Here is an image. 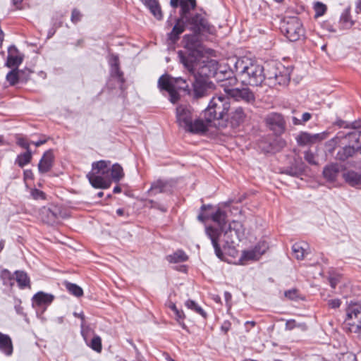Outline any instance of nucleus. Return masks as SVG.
Returning a JSON list of instances; mask_svg holds the SVG:
<instances>
[{"label":"nucleus","mask_w":361,"mask_h":361,"mask_svg":"<svg viewBox=\"0 0 361 361\" xmlns=\"http://www.w3.org/2000/svg\"><path fill=\"white\" fill-rule=\"evenodd\" d=\"M0 350L6 355L10 356L13 353V344L10 336L0 332Z\"/></svg>","instance_id":"412c9836"},{"label":"nucleus","mask_w":361,"mask_h":361,"mask_svg":"<svg viewBox=\"0 0 361 361\" xmlns=\"http://www.w3.org/2000/svg\"><path fill=\"white\" fill-rule=\"evenodd\" d=\"M24 175L25 178H30L32 176V171L30 170H26L24 172Z\"/></svg>","instance_id":"774afa93"},{"label":"nucleus","mask_w":361,"mask_h":361,"mask_svg":"<svg viewBox=\"0 0 361 361\" xmlns=\"http://www.w3.org/2000/svg\"><path fill=\"white\" fill-rule=\"evenodd\" d=\"M269 246L266 241H259L255 247L244 250L240 260L242 262V264H244L245 261L258 260L261 256L266 252Z\"/></svg>","instance_id":"ddd939ff"},{"label":"nucleus","mask_w":361,"mask_h":361,"mask_svg":"<svg viewBox=\"0 0 361 361\" xmlns=\"http://www.w3.org/2000/svg\"><path fill=\"white\" fill-rule=\"evenodd\" d=\"M192 90H190L193 99H198L209 95L214 90V84L206 78H197L192 85Z\"/></svg>","instance_id":"f8f14e48"},{"label":"nucleus","mask_w":361,"mask_h":361,"mask_svg":"<svg viewBox=\"0 0 361 361\" xmlns=\"http://www.w3.org/2000/svg\"><path fill=\"white\" fill-rule=\"evenodd\" d=\"M228 72H231V73L233 74V71H231V70H228V71H227V70H219V71H218L217 72H216V73H215V77H216V80H218V82L220 83V86H221V87H222V82H222V80H219V79L218 78V75H221V76H220V77H221V79H224V80H227V78H228V73H227Z\"/></svg>","instance_id":"37998d69"},{"label":"nucleus","mask_w":361,"mask_h":361,"mask_svg":"<svg viewBox=\"0 0 361 361\" xmlns=\"http://www.w3.org/2000/svg\"><path fill=\"white\" fill-rule=\"evenodd\" d=\"M32 159V152L30 150L19 154L16 159V163L19 166L23 167L30 162Z\"/></svg>","instance_id":"473e14b6"},{"label":"nucleus","mask_w":361,"mask_h":361,"mask_svg":"<svg viewBox=\"0 0 361 361\" xmlns=\"http://www.w3.org/2000/svg\"><path fill=\"white\" fill-rule=\"evenodd\" d=\"M307 245L305 243H296L292 247L294 257L298 259H303L307 254Z\"/></svg>","instance_id":"c85d7f7f"},{"label":"nucleus","mask_w":361,"mask_h":361,"mask_svg":"<svg viewBox=\"0 0 361 361\" xmlns=\"http://www.w3.org/2000/svg\"><path fill=\"white\" fill-rule=\"evenodd\" d=\"M278 67H271L267 73V78L274 80L279 85L286 84L289 80L288 76L286 74H283L281 71L278 73Z\"/></svg>","instance_id":"4be33fe9"},{"label":"nucleus","mask_w":361,"mask_h":361,"mask_svg":"<svg viewBox=\"0 0 361 361\" xmlns=\"http://www.w3.org/2000/svg\"><path fill=\"white\" fill-rule=\"evenodd\" d=\"M23 71H25L23 75V78H26V81L28 80L29 76L32 73V71L30 69L22 70Z\"/></svg>","instance_id":"13d9d810"},{"label":"nucleus","mask_w":361,"mask_h":361,"mask_svg":"<svg viewBox=\"0 0 361 361\" xmlns=\"http://www.w3.org/2000/svg\"><path fill=\"white\" fill-rule=\"evenodd\" d=\"M23 0H13V4L18 8H20L21 6V3Z\"/></svg>","instance_id":"338daca9"},{"label":"nucleus","mask_w":361,"mask_h":361,"mask_svg":"<svg viewBox=\"0 0 361 361\" xmlns=\"http://www.w3.org/2000/svg\"><path fill=\"white\" fill-rule=\"evenodd\" d=\"M341 301L340 299L336 298V299H331L329 300L328 305L331 308H338L341 306Z\"/></svg>","instance_id":"603ef678"},{"label":"nucleus","mask_w":361,"mask_h":361,"mask_svg":"<svg viewBox=\"0 0 361 361\" xmlns=\"http://www.w3.org/2000/svg\"><path fill=\"white\" fill-rule=\"evenodd\" d=\"M296 326L295 320H288L286 323V329L288 330H291Z\"/></svg>","instance_id":"6e6d98bb"},{"label":"nucleus","mask_w":361,"mask_h":361,"mask_svg":"<svg viewBox=\"0 0 361 361\" xmlns=\"http://www.w3.org/2000/svg\"><path fill=\"white\" fill-rule=\"evenodd\" d=\"M23 71H25L23 75V78H26V81L28 80L29 76L32 73V71L30 69L22 70Z\"/></svg>","instance_id":"bf43d9fd"},{"label":"nucleus","mask_w":361,"mask_h":361,"mask_svg":"<svg viewBox=\"0 0 361 361\" xmlns=\"http://www.w3.org/2000/svg\"><path fill=\"white\" fill-rule=\"evenodd\" d=\"M54 299L53 295L39 291L33 295L32 305L37 311L44 312L51 305Z\"/></svg>","instance_id":"2eb2a0df"},{"label":"nucleus","mask_w":361,"mask_h":361,"mask_svg":"<svg viewBox=\"0 0 361 361\" xmlns=\"http://www.w3.org/2000/svg\"><path fill=\"white\" fill-rule=\"evenodd\" d=\"M180 0H171V5L172 7L176 8L180 3Z\"/></svg>","instance_id":"69168bd1"},{"label":"nucleus","mask_w":361,"mask_h":361,"mask_svg":"<svg viewBox=\"0 0 361 361\" xmlns=\"http://www.w3.org/2000/svg\"><path fill=\"white\" fill-rule=\"evenodd\" d=\"M305 159L308 163L311 164H317V162L315 161V156L314 153L312 152L311 151L305 152Z\"/></svg>","instance_id":"49530a36"},{"label":"nucleus","mask_w":361,"mask_h":361,"mask_svg":"<svg viewBox=\"0 0 361 361\" xmlns=\"http://www.w3.org/2000/svg\"><path fill=\"white\" fill-rule=\"evenodd\" d=\"M210 218L213 221L216 223L219 227V229H218L220 232L222 231H224L225 227L226 226V213L222 211L220 209H218L214 213H213Z\"/></svg>","instance_id":"393cba45"},{"label":"nucleus","mask_w":361,"mask_h":361,"mask_svg":"<svg viewBox=\"0 0 361 361\" xmlns=\"http://www.w3.org/2000/svg\"><path fill=\"white\" fill-rule=\"evenodd\" d=\"M345 312V322L349 326V331L359 333L361 330V303H350Z\"/></svg>","instance_id":"9b49d317"},{"label":"nucleus","mask_w":361,"mask_h":361,"mask_svg":"<svg viewBox=\"0 0 361 361\" xmlns=\"http://www.w3.org/2000/svg\"><path fill=\"white\" fill-rule=\"evenodd\" d=\"M341 21L346 28H349L353 25V22L350 19V14L348 9L345 10L341 14Z\"/></svg>","instance_id":"e433bc0d"},{"label":"nucleus","mask_w":361,"mask_h":361,"mask_svg":"<svg viewBox=\"0 0 361 361\" xmlns=\"http://www.w3.org/2000/svg\"><path fill=\"white\" fill-rule=\"evenodd\" d=\"M188 26L194 34L185 35V47L191 51L200 53L201 42L199 35L203 32L213 33L214 28L200 14H195L189 19Z\"/></svg>","instance_id":"7ed1b4c3"},{"label":"nucleus","mask_w":361,"mask_h":361,"mask_svg":"<svg viewBox=\"0 0 361 361\" xmlns=\"http://www.w3.org/2000/svg\"><path fill=\"white\" fill-rule=\"evenodd\" d=\"M176 120L178 126L185 131L202 134L207 130V123L202 120H193L192 109L187 104L179 105L176 108Z\"/></svg>","instance_id":"20e7f679"},{"label":"nucleus","mask_w":361,"mask_h":361,"mask_svg":"<svg viewBox=\"0 0 361 361\" xmlns=\"http://www.w3.org/2000/svg\"><path fill=\"white\" fill-rule=\"evenodd\" d=\"M312 118V115L308 113L305 112L302 115V118L300 119L302 124L304 125L306 122L310 120Z\"/></svg>","instance_id":"5fc2aeb1"},{"label":"nucleus","mask_w":361,"mask_h":361,"mask_svg":"<svg viewBox=\"0 0 361 361\" xmlns=\"http://www.w3.org/2000/svg\"><path fill=\"white\" fill-rule=\"evenodd\" d=\"M158 87L161 90H166L169 93V99L173 104L180 99L179 90L190 93L189 85L185 80L181 78H172L169 75H163L159 78Z\"/></svg>","instance_id":"423d86ee"},{"label":"nucleus","mask_w":361,"mask_h":361,"mask_svg":"<svg viewBox=\"0 0 361 361\" xmlns=\"http://www.w3.org/2000/svg\"><path fill=\"white\" fill-rule=\"evenodd\" d=\"M327 133H322L317 134H310L308 133H302L298 137V142L300 145H308L314 143L317 140H322L326 137Z\"/></svg>","instance_id":"a211bd4d"},{"label":"nucleus","mask_w":361,"mask_h":361,"mask_svg":"<svg viewBox=\"0 0 361 361\" xmlns=\"http://www.w3.org/2000/svg\"><path fill=\"white\" fill-rule=\"evenodd\" d=\"M356 12H361V0H357L356 1Z\"/></svg>","instance_id":"e2e57ef3"},{"label":"nucleus","mask_w":361,"mask_h":361,"mask_svg":"<svg viewBox=\"0 0 361 361\" xmlns=\"http://www.w3.org/2000/svg\"><path fill=\"white\" fill-rule=\"evenodd\" d=\"M110 161L100 160L92 164V171L87 177L95 188H109L111 185Z\"/></svg>","instance_id":"39448f33"},{"label":"nucleus","mask_w":361,"mask_h":361,"mask_svg":"<svg viewBox=\"0 0 361 361\" xmlns=\"http://www.w3.org/2000/svg\"><path fill=\"white\" fill-rule=\"evenodd\" d=\"M66 288L68 291L75 297H81L83 295V290L79 286L70 282H66Z\"/></svg>","instance_id":"72a5a7b5"},{"label":"nucleus","mask_w":361,"mask_h":361,"mask_svg":"<svg viewBox=\"0 0 361 361\" xmlns=\"http://www.w3.org/2000/svg\"><path fill=\"white\" fill-rule=\"evenodd\" d=\"M73 314H74L75 317H79V318L81 319V320H82V323H81V334H82V337L84 338V339L86 340V334H85V330H84L85 316H84L82 312H80V313L74 312Z\"/></svg>","instance_id":"de8ad7c7"},{"label":"nucleus","mask_w":361,"mask_h":361,"mask_svg":"<svg viewBox=\"0 0 361 361\" xmlns=\"http://www.w3.org/2000/svg\"><path fill=\"white\" fill-rule=\"evenodd\" d=\"M185 305L187 308L194 311L195 312L200 314L203 317H206V313L204 310L199 306L194 300H188L185 302Z\"/></svg>","instance_id":"f704fd0d"},{"label":"nucleus","mask_w":361,"mask_h":361,"mask_svg":"<svg viewBox=\"0 0 361 361\" xmlns=\"http://www.w3.org/2000/svg\"><path fill=\"white\" fill-rule=\"evenodd\" d=\"M340 171V167L336 164H331L326 166L323 171L324 176L329 180H334L336 179L338 173Z\"/></svg>","instance_id":"cd10ccee"},{"label":"nucleus","mask_w":361,"mask_h":361,"mask_svg":"<svg viewBox=\"0 0 361 361\" xmlns=\"http://www.w3.org/2000/svg\"><path fill=\"white\" fill-rule=\"evenodd\" d=\"M231 104L228 96L223 94L214 96L204 111V117L208 122L222 119L230 109Z\"/></svg>","instance_id":"6e6552de"},{"label":"nucleus","mask_w":361,"mask_h":361,"mask_svg":"<svg viewBox=\"0 0 361 361\" xmlns=\"http://www.w3.org/2000/svg\"><path fill=\"white\" fill-rule=\"evenodd\" d=\"M87 344L94 351L100 353L102 350V339L99 336H94L88 343L87 339L85 340Z\"/></svg>","instance_id":"c9c22d12"},{"label":"nucleus","mask_w":361,"mask_h":361,"mask_svg":"<svg viewBox=\"0 0 361 361\" xmlns=\"http://www.w3.org/2000/svg\"><path fill=\"white\" fill-rule=\"evenodd\" d=\"M1 278L3 279L4 280V284H7V282L5 281L6 279H8V281H9V284L11 286L13 285V283H12V281H13V279L11 277V274L10 272L7 271H4L2 273H1Z\"/></svg>","instance_id":"864d4df0"},{"label":"nucleus","mask_w":361,"mask_h":361,"mask_svg":"<svg viewBox=\"0 0 361 361\" xmlns=\"http://www.w3.org/2000/svg\"><path fill=\"white\" fill-rule=\"evenodd\" d=\"M111 75L116 78L121 83H123L124 80L123 78V73L119 69V66L111 67Z\"/></svg>","instance_id":"a19ab883"},{"label":"nucleus","mask_w":361,"mask_h":361,"mask_svg":"<svg viewBox=\"0 0 361 361\" xmlns=\"http://www.w3.org/2000/svg\"><path fill=\"white\" fill-rule=\"evenodd\" d=\"M166 183L162 180H157L154 182L151 186L150 190L155 192H162L164 191Z\"/></svg>","instance_id":"ea45409f"},{"label":"nucleus","mask_w":361,"mask_h":361,"mask_svg":"<svg viewBox=\"0 0 361 361\" xmlns=\"http://www.w3.org/2000/svg\"><path fill=\"white\" fill-rule=\"evenodd\" d=\"M178 56L181 63L183 64L185 68L191 73H194L195 60L193 56H185L183 51H178Z\"/></svg>","instance_id":"bb28decb"},{"label":"nucleus","mask_w":361,"mask_h":361,"mask_svg":"<svg viewBox=\"0 0 361 361\" xmlns=\"http://www.w3.org/2000/svg\"><path fill=\"white\" fill-rule=\"evenodd\" d=\"M341 276L340 275H332L329 278L330 286L332 288H335L340 282Z\"/></svg>","instance_id":"a18cd8bd"},{"label":"nucleus","mask_w":361,"mask_h":361,"mask_svg":"<svg viewBox=\"0 0 361 361\" xmlns=\"http://www.w3.org/2000/svg\"><path fill=\"white\" fill-rule=\"evenodd\" d=\"M109 63L111 67L119 66V59L116 55H111L109 59Z\"/></svg>","instance_id":"8fccbe9b"},{"label":"nucleus","mask_w":361,"mask_h":361,"mask_svg":"<svg viewBox=\"0 0 361 361\" xmlns=\"http://www.w3.org/2000/svg\"><path fill=\"white\" fill-rule=\"evenodd\" d=\"M16 281L21 288H24L30 285V279L24 271H16Z\"/></svg>","instance_id":"2f4dec72"},{"label":"nucleus","mask_w":361,"mask_h":361,"mask_svg":"<svg viewBox=\"0 0 361 361\" xmlns=\"http://www.w3.org/2000/svg\"><path fill=\"white\" fill-rule=\"evenodd\" d=\"M292 121H293V124L295 125V126H299V125H302V122L300 121V119H298V118L296 117H293L292 118Z\"/></svg>","instance_id":"052dcab7"},{"label":"nucleus","mask_w":361,"mask_h":361,"mask_svg":"<svg viewBox=\"0 0 361 361\" xmlns=\"http://www.w3.org/2000/svg\"><path fill=\"white\" fill-rule=\"evenodd\" d=\"M281 30L291 42L299 40L305 34L302 24L298 17L286 18L282 23Z\"/></svg>","instance_id":"9d476101"},{"label":"nucleus","mask_w":361,"mask_h":361,"mask_svg":"<svg viewBox=\"0 0 361 361\" xmlns=\"http://www.w3.org/2000/svg\"><path fill=\"white\" fill-rule=\"evenodd\" d=\"M54 156L52 150H47L44 152L38 164L39 173L48 172L52 167Z\"/></svg>","instance_id":"f3484780"},{"label":"nucleus","mask_w":361,"mask_h":361,"mask_svg":"<svg viewBox=\"0 0 361 361\" xmlns=\"http://www.w3.org/2000/svg\"><path fill=\"white\" fill-rule=\"evenodd\" d=\"M167 305L169 308H170L173 312H174L177 309L176 305L172 302H169Z\"/></svg>","instance_id":"0e129e2a"},{"label":"nucleus","mask_w":361,"mask_h":361,"mask_svg":"<svg viewBox=\"0 0 361 361\" xmlns=\"http://www.w3.org/2000/svg\"><path fill=\"white\" fill-rule=\"evenodd\" d=\"M166 259L170 263L183 262L188 259V256L183 251L178 250L172 255L166 256Z\"/></svg>","instance_id":"7c9ffc66"},{"label":"nucleus","mask_w":361,"mask_h":361,"mask_svg":"<svg viewBox=\"0 0 361 361\" xmlns=\"http://www.w3.org/2000/svg\"><path fill=\"white\" fill-rule=\"evenodd\" d=\"M246 118V114L242 107L234 109L230 114V123L233 127H238L242 124Z\"/></svg>","instance_id":"aec40b11"},{"label":"nucleus","mask_w":361,"mask_h":361,"mask_svg":"<svg viewBox=\"0 0 361 361\" xmlns=\"http://www.w3.org/2000/svg\"><path fill=\"white\" fill-rule=\"evenodd\" d=\"M360 135L357 133H350L348 135V140L351 142H355V145H348L343 147L337 153V159L344 161L348 158L353 156L356 151L360 148L359 142Z\"/></svg>","instance_id":"4468645a"},{"label":"nucleus","mask_w":361,"mask_h":361,"mask_svg":"<svg viewBox=\"0 0 361 361\" xmlns=\"http://www.w3.org/2000/svg\"><path fill=\"white\" fill-rule=\"evenodd\" d=\"M207 235L211 240L216 257L221 259L224 258V253L221 249L220 238L224 236L225 244L230 247L241 241L245 238V228L241 222L233 221L220 232L217 228L207 227L205 229Z\"/></svg>","instance_id":"f257e3e1"},{"label":"nucleus","mask_w":361,"mask_h":361,"mask_svg":"<svg viewBox=\"0 0 361 361\" xmlns=\"http://www.w3.org/2000/svg\"><path fill=\"white\" fill-rule=\"evenodd\" d=\"M234 71L235 77L243 85L257 86L266 78L264 67L248 58L237 59L234 63Z\"/></svg>","instance_id":"f03ea898"},{"label":"nucleus","mask_w":361,"mask_h":361,"mask_svg":"<svg viewBox=\"0 0 361 361\" xmlns=\"http://www.w3.org/2000/svg\"><path fill=\"white\" fill-rule=\"evenodd\" d=\"M227 73L228 75L227 80L221 79L220 75H218V78L222 80V88L229 99L233 98L235 101H243L247 103L254 102L255 97L253 92L249 88H234L233 87L236 85L238 79L233 75L231 72Z\"/></svg>","instance_id":"0eeeda50"},{"label":"nucleus","mask_w":361,"mask_h":361,"mask_svg":"<svg viewBox=\"0 0 361 361\" xmlns=\"http://www.w3.org/2000/svg\"><path fill=\"white\" fill-rule=\"evenodd\" d=\"M175 314V319L178 324L184 329H187V326L184 322V319L185 317V314L182 310H178V308L173 312Z\"/></svg>","instance_id":"4c0bfd02"},{"label":"nucleus","mask_w":361,"mask_h":361,"mask_svg":"<svg viewBox=\"0 0 361 361\" xmlns=\"http://www.w3.org/2000/svg\"><path fill=\"white\" fill-rule=\"evenodd\" d=\"M32 197L35 200H46V194L38 189L34 188L31 190L30 192Z\"/></svg>","instance_id":"79ce46f5"},{"label":"nucleus","mask_w":361,"mask_h":361,"mask_svg":"<svg viewBox=\"0 0 361 361\" xmlns=\"http://www.w3.org/2000/svg\"><path fill=\"white\" fill-rule=\"evenodd\" d=\"M180 6L181 7L180 17L177 20L172 31L169 34V39L173 42L184 32L185 23L188 25V20L192 18V16H189L188 14L190 10L195 8L196 2L195 0H180Z\"/></svg>","instance_id":"1a4fd4ad"},{"label":"nucleus","mask_w":361,"mask_h":361,"mask_svg":"<svg viewBox=\"0 0 361 361\" xmlns=\"http://www.w3.org/2000/svg\"><path fill=\"white\" fill-rule=\"evenodd\" d=\"M80 19H81V14H80V13L79 12V11H78L76 9H74L72 11L71 21L73 23H76L78 21H80Z\"/></svg>","instance_id":"09e8293b"},{"label":"nucleus","mask_w":361,"mask_h":361,"mask_svg":"<svg viewBox=\"0 0 361 361\" xmlns=\"http://www.w3.org/2000/svg\"><path fill=\"white\" fill-rule=\"evenodd\" d=\"M17 144L20 146L21 147L26 149V151L30 150V145L31 144V142H29L26 138L25 137H18L17 139Z\"/></svg>","instance_id":"c03bdc74"},{"label":"nucleus","mask_w":361,"mask_h":361,"mask_svg":"<svg viewBox=\"0 0 361 361\" xmlns=\"http://www.w3.org/2000/svg\"><path fill=\"white\" fill-rule=\"evenodd\" d=\"M267 123L272 128H278L279 130H283L284 121L282 116L279 114H271L267 117Z\"/></svg>","instance_id":"b1692460"},{"label":"nucleus","mask_w":361,"mask_h":361,"mask_svg":"<svg viewBox=\"0 0 361 361\" xmlns=\"http://www.w3.org/2000/svg\"><path fill=\"white\" fill-rule=\"evenodd\" d=\"M25 71H18L13 68L9 71L6 75V80L11 85H16L18 81H26V78H23V75Z\"/></svg>","instance_id":"a878e982"},{"label":"nucleus","mask_w":361,"mask_h":361,"mask_svg":"<svg viewBox=\"0 0 361 361\" xmlns=\"http://www.w3.org/2000/svg\"><path fill=\"white\" fill-rule=\"evenodd\" d=\"M345 181L350 186L361 188V173L357 171L350 170L345 172L343 174Z\"/></svg>","instance_id":"6ab92c4d"},{"label":"nucleus","mask_w":361,"mask_h":361,"mask_svg":"<svg viewBox=\"0 0 361 361\" xmlns=\"http://www.w3.org/2000/svg\"><path fill=\"white\" fill-rule=\"evenodd\" d=\"M284 295L286 298H288L290 300H293L297 298L298 293L295 289H291V290H288L286 291Z\"/></svg>","instance_id":"3c124183"},{"label":"nucleus","mask_w":361,"mask_h":361,"mask_svg":"<svg viewBox=\"0 0 361 361\" xmlns=\"http://www.w3.org/2000/svg\"><path fill=\"white\" fill-rule=\"evenodd\" d=\"M209 216L204 215V214L201 213L198 215V220H200L202 222H204L206 219H207Z\"/></svg>","instance_id":"680f3d73"},{"label":"nucleus","mask_w":361,"mask_h":361,"mask_svg":"<svg viewBox=\"0 0 361 361\" xmlns=\"http://www.w3.org/2000/svg\"><path fill=\"white\" fill-rule=\"evenodd\" d=\"M23 62V56L14 46H11L8 49V56L6 63L8 68H16Z\"/></svg>","instance_id":"dca6fc26"},{"label":"nucleus","mask_w":361,"mask_h":361,"mask_svg":"<svg viewBox=\"0 0 361 361\" xmlns=\"http://www.w3.org/2000/svg\"><path fill=\"white\" fill-rule=\"evenodd\" d=\"M110 179L114 182L120 181L124 176L122 166L118 164H114L110 166Z\"/></svg>","instance_id":"c756f323"},{"label":"nucleus","mask_w":361,"mask_h":361,"mask_svg":"<svg viewBox=\"0 0 361 361\" xmlns=\"http://www.w3.org/2000/svg\"><path fill=\"white\" fill-rule=\"evenodd\" d=\"M46 142V140H39L36 142H31V144L35 145L36 147H39L40 145L44 144Z\"/></svg>","instance_id":"4d7b16f0"},{"label":"nucleus","mask_w":361,"mask_h":361,"mask_svg":"<svg viewBox=\"0 0 361 361\" xmlns=\"http://www.w3.org/2000/svg\"><path fill=\"white\" fill-rule=\"evenodd\" d=\"M314 9L315 11V17L318 18L323 16L326 11V6L325 4L321 2H317L314 4Z\"/></svg>","instance_id":"58836bf2"},{"label":"nucleus","mask_w":361,"mask_h":361,"mask_svg":"<svg viewBox=\"0 0 361 361\" xmlns=\"http://www.w3.org/2000/svg\"><path fill=\"white\" fill-rule=\"evenodd\" d=\"M149 9L152 14L158 20L162 18V12L158 0H141Z\"/></svg>","instance_id":"5701e85b"}]
</instances>
